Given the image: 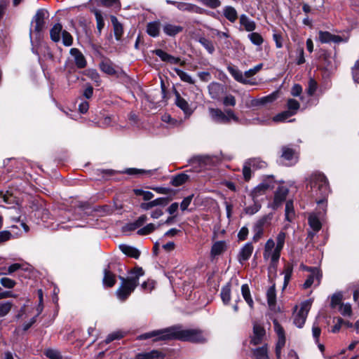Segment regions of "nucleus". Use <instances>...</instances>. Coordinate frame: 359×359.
I'll return each instance as SVG.
<instances>
[{"mask_svg": "<svg viewBox=\"0 0 359 359\" xmlns=\"http://www.w3.org/2000/svg\"><path fill=\"white\" fill-rule=\"evenodd\" d=\"M307 182L306 189L311 197L314 198L318 208L325 212L327 198L330 192L326 176L320 172L316 171L310 175Z\"/></svg>", "mask_w": 359, "mask_h": 359, "instance_id": "obj_1", "label": "nucleus"}, {"mask_svg": "<svg viewBox=\"0 0 359 359\" xmlns=\"http://www.w3.org/2000/svg\"><path fill=\"white\" fill-rule=\"evenodd\" d=\"M171 339L203 344L208 341V334L200 328L184 329L181 325H175L170 327V340Z\"/></svg>", "mask_w": 359, "mask_h": 359, "instance_id": "obj_2", "label": "nucleus"}, {"mask_svg": "<svg viewBox=\"0 0 359 359\" xmlns=\"http://www.w3.org/2000/svg\"><path fill=\"white\" fill-rule=\"evenodd\" d=\"M130 276L127 278L118 276L121 281L116 294L122 302L126 301L139 284V279L144 274L141 267H135L130 271Z\"/></svg>", "mask_w": 359, "mask_h": 359, "instance_id": "obj_3", "label": "nucleus"}, {"mask_svg": "<svg viewBox=\"0 0 359 359\" xmlns=\"http://www.w3.org/2000/svg\"><path fill=\"white\" fill-rule=\"evenodd\" d=\"M210 116L212 121L218 123L228 124L231 121L238 123L239 118L236 115L233 110L226 109L224 111L218 108L208 109Z\"/></svg>", "mask_w": 359, "mask_h": 359, "instance_id": "obj_4", "label": "nucleus"}, {"mask_svg": "<svg viewBox=\"0 0 359 359\" xmlns=\"http://www.w3.org/2000/svg\"><path fill=\"white\" fill-rule=\"evenodd\" d=\"M276 181L273 175L266 176L252 191L254 198H257L264 194L267 191L271 190L275 187Z\"/></svg>", "mask_w": 359, "mask_h": 359, "instance_id": "obj_5", "label": "nucleus"}, {"mask_svg": "<svg viewBox=\"0 0 359 359\" xmlns=\"http://www.w3.org/2000/svg\"><path fill=\"white\" fill-rule=\"evenodd\" d=\"M311 306V303L309 301L304 302L301 304L300 309L294 313L293 323L297 327L302 328L304 325Z\"/></svg>", "mask_w": 359, "mask_h": 359, "instance_id": "obj_6", "label": "nucleus"}, {"mask_svg": "<svg viewBox=\"0 0 359 359\" xmlns=\"http://www.w3.org/2000/svg\"><path fill=\"white\" fill-rule=\"evenodd\" d=\"M152 337H156L154 341L170 340V327L147 332L141 334L138 338L140 339H147Z\"/></svg>", "mask_w": 359, "mask_h": 359, "instance_id": "obj_7", "label": "nucleus"}, {"mask_svg": "<svg viewBox=\"0 0 359 359\" xmlns=\"http://www.w3.org/2000/svg\"><path fill=\"white\" fill-rule=\"evenodd\" d=\"M288 193L289 190L286 187H278L275 191L273 201L271 205V208L273 210H276L281 206L283 203L285 201Z\"/></svg>", "mask_w": 359, "mask_h": 359, "instance_id": "obj_8", "label": "nucleus"}, {"mask_svg": "<svg viewBox=\"0 0 359 359\" xmlns=\"http://www.w3.org/2000/svg\"><path fill=\"white\" fill-rule=\"evenodd\" d=\"M318 39L322 43L330 42L339 43L348 41V38H342L341 36L332 34L327 31H319Z\"/></svg>", "mask_w": 359, "mask_h": 359, "instance_id": "obj_9", "label": "nucleus"}, {"mask_svg": "<svg viewBox=\"0 0 359 359\" xmlns=\"http://www.w3.org/2000/svg\"><path fill=\"white\" fill-rule=\"evenodd\" d=\"M307 271H310L311 274L308 276L304 283L303 287L304 289H307L314 283H316V286L319 285L322 278L320 271L317 268H307Z\"/></svg>", "mask_w": 359, "mask_h": 359, "instance_id": "obj_10", "label": "nucleus"}, {"mask_svg": "<svg viewBox=\"0 0 359 359\" xmlns=\"http://www.w3.org/2000/svg\"><path fill=\"white\" fill-rule=\"evenodd\" d=\"M47 14V11L43 9H39L34 15L32 24L34 25V31L39 33L44 28L45 18Z\"/></svg>", "mask_w": 359, "mask_h": 359, "instance_id": "obj_11", "label": "nucleus"}, {"mask_svg": "<svg viewBox=\"0 0 359 359\" xmlns=\"http://www.w3.org/2000/svg\"><path fill=\"white\" fill-rule=\"evenodd\" d=\"M276 248L275 242L273 239H269L264 246L263 257L264 259L267 260L269 259H271V265L273 266H276L278 260L273 259V253L274 249Z\"/></svg>", "mask_w": 359, "mask_h": 359, "instance_id": "obj_12", "label": "nucleus"}, {"mask_svg": "<svg viewBox=\"0 0 359 359\" xmlns=\"http://www.w3.org/2000/svg\"><path fill=\"white\" fill-rule=\"evenodd\" d=\"M3 227V217L0 215V230ZM11 231L8 230H4L0 231V245L3 243H6L8 241H10L12 238H15L14 234L18 235V232H15L13 229H18V226L16 225H12L11 226Z\"/></svg>", "mask_w": 359, "mask_h": 359, "instance_id": "obj_13", "label": "nucleus"}, {"mask_svg": "<svg viewBox=\"0 0 359 359\" xmlns=\"http://www.w3.org/2000/svg\"><path fill=\"white\" fill-rule=\"evenodd\" d=\"M70 55L74 57L75 65L79 69L85 68L87 65V61L83 54L76 48L70 49Z\"/></svg>", "mask_w": 359, "mask_h": 359, "instance_id": "obj_14", "label": "nucleus"}, {"mask_svg": "<svg viewBox=\"0 0 359 359\" xmlns=\"http://www.w3.org/2000/svg\"><path fill=\"white\" fill-rule=\"evenodd\" d=\"M265 335L264 328L258 323H254L253 325V335L251 338L250 342L253 345H258L262 343L263 337Z\"/></svg>", "mask_w": 359, "mask_h": 359, "instance_id": "obj_15", "label": "nucleus"}, {"mask_svg": "<svg viewBox=\"0 0 359 359\" xmlns=\"http://www.w3.org/2000/svg\"><path fill=\"white\" fill-rule=\"evenodd\" d=\"M227 70L236 81L243 84H254V83L247 79L242 72L236 67L229 65L227 67Z\"/></svg>", "mask_w": 359, "mask_h": 359, "instance_id": "obj_16", "label": "nucleus"}, {"mask_svg": "<svg viewBox=\"0 0 359 359\" xmlns=\"http://www.w3.org/2000/svg\"><path fill=\"white\" fill-rule=\"evenodd\" d=\"M208 93L213 100H219L224 93V86L217 82H212L208 86Z\"/></svg>", "mask_w": 359, "mask_h": 359, "instance_id": "obj_17", "label": "nucleus"}, {"mask_svg": "<svg viewBox=\"0 0 359 359\" xmlns=\"http://www.w3.org/2000/svg\"><path fill=\"white\" fill-rule=\"evenodd\" d=\"M285 238H286V233L284 231H280L277 235L276 244V248L274 249V253H273V259L279 260V258L280 256V252L283 250L284 245H285Z\"/></svg>", "mask_w": 359, "mask_h": 359, "instance_id": "obj_18", "label": "nucleus"}, {"mask_svg": "<svg viewBox=\"0 0 359 359\" xmlns=\"http://www.w3.org/2000/svg\"><path fill=\"white\" fill-rule=\"evenodd\" d=\"M163 31L167 36H175L177 34L184 31V27L170 22H165L163 25Z\"/></svg>", "mask_w": 359, "mask_h": 359, "instance_id": "obj_19", "label": "nucleus"}, {"mask_svg": "<svg viewBox=\"0 0 359 359\" xmlns=\"http://www.w3.org/2000/svg\"><path fill=\"white\" fill-rule=\"evenodd\" d=\"M177 9L181 11L195 13L198 14H203L205 13V10L203 8L195 4L186 2H179V4H177Z\"/></svg>", "mask_w": 359, "mask_h": 359, "instance_id": "obj_20", "label": "nucleus"}, {"mask_svg": "<svg viewBox=\"0 0 359 359\" xmlns=\"http://www.w3.org/2000/svg\"><path fill=\"white\" fill-rule=\"evenodd\" d=\"M165 353L158 350H152L149 352L139 353L135 355V359H164Z\"/></svg>", "mask_w": 359, "mask_h": 359, "instance_id": "obj_21", "label": "nucleus"}, {"mask_svg": "<svg viewBox=\"0 0 359 359\" xmlns=\"http://www.w3.org/2000/svg\"><path fill=\"white\" fill-rule=\"evenodd\" d=\"M253 250L254 247L252 243H247L245 244L244 246L241 249L238 255V262L242 263L243 262L249 259L252 254Z\"/></svg>", "mask_w": 359, "mask_h": 359, "instance_id": "obj_22", "label": "nucleus"}, {"mask_svg": "<svg viewBox=\"0 0 359 359\" xmlns=\"http://www.w3.org/2000/svg\"><path fill=\"white\" fill-rule=\"evenodd\" d=\"M104 277L102 283L104 286L112 287L116 283V276L110 271V266L108 265L103 271Z\"/></svg>", "mask_w": 359, "mask_h": 359, "instance_id": "obj_23", "label": "nucleus"}, {"mask_svg": "<svg viewBox=\"0 0 359 359\" xmlns=\"http://www.w3.org/2000/svg\"><path fill=\"white\" fill-rule=\"evenodd\" d=\"M175 104L180 108L185 114L190 115L192 113L189 103L183 97H182L180 93L175 90Z\"/></svg>", "mask_w": 359, "mask_h": 359, "instance_id": "obj_24", "label": "nucleus"}, {"mask_svg": "<svg viewBox=\"0 0 359 359\" xmlns=\"http://www.w3.org/2000/svg\"><path fill=\"white\" fill-rule=\"evenodd\" d=\"M213 161L211 156L208 155H198L193 156L189 160V163H198L200 166L211 165Z\"/></svg>", "mask_w": 359, "mask_h": 359, "instance_id": "obj_25", "label": "nucleus"}, {"mask_svg": "<svg viewBox=\"0 0 359 359\" xmlns=\"http://www.w3.org/2000/svg\"><path fill=\"white\" fill-rule=\"evenodd\" d=\"M119 248L123 254L128 257L137 259L140 255V252L134 247L122 244L119 245Z\"/></svg>", "mask_w": 359, "mask_h": 359, "instance_id": "obj_26", "label": "nucleus"}, {"mask_svg": "<svg viewBox=\"0 0 359 359\" xmlns=\"http://www.w3.org/2000/svg\"><path fill=\"white\" fill-rule=\"evenodd\" d=\"M281 158L287 161H294V162H296L297 155L294 149L287 146H284L282 147Z\"/></svg>", "mask_w": 359, "mask_h": 359, "instance_id": "obj_27", "label": "nucleus"}, {"mask_svg": "<svg viewBox=\"0 0 359 359\" xmlns=\"http://www.w3.org/2000/svg\"><path fill=\"white\" fill-rule=\"evenodd\" d=\"M240 24L244 27L247 32H252L256 29V24L251 20L246 15L243 14L240 16Z\"/></svg>", "mask_w": 359, "mask_h": 359, "instance_id": "obj_28", "label": "nucleus"}, {"mask_svg": "<svg viewBox=\"0 0 359 359\" xmlns=\"http://www.w3.org/2000/svg\"><path fill=\"white\" fill-rule=\"evenodd\" d=\"M161 22L154 21L149 22L147 26V34L152 37H157L160 33Z\"/></svg>", "mask_w": 359, "mask_h": 359, "instance_id": "obj_29", "label": "nucleus"}, {"mask_svg": "<svg viewBox=\"0 0 359 359\" xmlns=\"http://www.w3.org/2000/svg\"><path fill=\"white\" fill-rule=\"evenodd\" d=\"M189 179V176L187 174L181 172L172 177L170 184L174 187H179L187 182Z\"/></svg>", "mask_w": 359, "mask_h": 359, "instance_id": "obj_30", "label": "nucleus"}, {"mask_svg": "<svg viewBox=\"0 0 359 359\" xmlns=\"http://www.w3.org/2000/svg\"><path fill=\"white\" fill-rule=\"evenodd\" d=\"M273 325L278 338L277 342H279V346H284L285 344L284 330L276 320H273Z\"/></svg>", "mask_w": 359, "mask_h": 359, "instance_id": "obj_31", "label": "nucleus"}, {"mask_svg": "<svg viewBox=\"0 0 359 359\" xmlns=\"http://www.w3.org/2000/svg\"><path fill=\"white\" fill-rule=\"evenodd\" d=\"M273 325L278 338L277 342H279V346H284L285 344L284 330L276 320H273Z\"/></svg>", "mask_w": 359, "mask_h": 359, "instance_id": "obj_32", "label": "nucleus"}, {"mask_svg": "<svg viewBox=\"0 0 359 359\" xmlns=\"http://www.w3.org/2000/svg\"><path fill=\"white\" fill-rule=\"evenodd\" d=\"M223 14L224 16L231 22H234L238 18L236 10L231 6H227L224 8Z\"/></svg>", "mask_w": 359, "mask_h": 359, "instance_id": "obj_33", "label": "nucleus"}, {"mask_svg": "<svg viewBox=\"0 0 359 359\" xmlns=\"http://www.w3.org/2000/svg\"><path fill=\"white\" fill-rule=\"evenodd\" d=\"M62 26L60 23L55 24L50 30V39L54 42H58L60 40V34L62 33Z\"/></svg>", "mask_w": 359, "mask_h": 359, "instance_id": "obj_34", "label": "nucleus"}, {"mask_svg": "<svg viewBox=\"0 0 359 359\" xmlns=\"http://www.w3.org/2000/svg\"><path fill=\"white\" fill-rule=\"evenodd\" d=\"M226 250V243L224 241L215 242L211 248V255L215 257L221 255Z\"/></svg>", "mask_w": 359, "mask_h": 359, "instance_id": "obj_35", "label": "nucleus"}, {"mask_svg": "<svg viewBox=\"0 0 359 359\" xmlns=\"http://www.w3.org/2000/svg\"><path fill=\"white\" fill-rule=\"evenodd\" d=\"M344 326L346 327H352L353 325L348 320H345L343 318L338 317L336 318V323L332 327V332L336 333Z\"/></svg>", "mask_w": 359, "mask_h": 359, "instance_id": "obj_36", "label": "nucleus"}, {"mask_svg": "<svg viewBox=\"0 0 359 359\" xmlns=\"http://www.w3.org/2000/svg\"><path fill=\"white\" fill-rule=\"evenodd\" d=\"M111 22L114 26L115 37L116 40H120L123 34L122 25L118 21L117 18L114 16L111 17Z\"/></svg>", "mask_w": 359, "mask_h": 359, "instance_id": "obj_37", "label": "nucleus"}, {"mask_svg": "<svg viewBox=\"0 0 359 359\" xmlns=\"http://www.w3.org/2000/svg\"><path fill=\"white\" fill-rule=\"evenodd\" d=\"M248 163L255 169H262L267 167V163L260 158H252L248 159Z\"/></svg>", "mask_w": 359, "mask_h": 359, "instance_id": "obj_38", "label": "nucleus"}, {"mask_svg": "<svg viewBox=\"0 0 359 359\" xmlns=\"http://www.w3.org/2000/svg\"><path fill=\"white\" fill-rule=\"evenodd\" d=\"M161 225L162 224L161 223H158V225H156L153 223H149L147 224L145 226L140 229L137 233L140 236L148 235L154 232L158 227L161 226Z\"/></svg>", "mask_w": 359, "mask_h": 359, "instance_id": "obj_39", "label": "nucleus"}, {"mask_svg": "<svg viewBox=\"0 0 359 359\" xmlns=\"http://www.w3.org/2000/svg\"><path fill=\"white\" fill-rule=\"evenodd\" d=\"M310 227L315 231H318L322 226L321 222L315 214H311L308 218Z\"/></svg>", "mask_w": 359, "mask_h": 359, "instance_id": "obj_40", "label": "nucleus"}, {"mask_svg": "<svg viewBox=\"0 0 359 359\" xmlns=\"http://www.w3.org/2000/svg\"><path fill=\"white\" fill-rule=\"evenodd\" d=\"M220 296L224 304H229L231 300V286L230 284H226L222 287L221 290Z\"/></svg>", "mask_w": 359, "mask_h": 359, "instance_id": "obj_41", "label": "nucleus"}, {"mask_svg": "<svg viewBox=\"0 0 359 359\" xmlns=\"http://www.w3.org/2000/svg\"><path fill=\"white\" fill-rule=\"evenodd\" d=\"M241 293L249 306L252 308L254 302L251 297L249 286L247 284H244L241 286Z\"/></svg>", "mask_w": 359, "mask_h": 359, "instance_id": "obj_42", "label": "nucleus"}, {"mask_svg": "<svg viewBox=\"0 0 359 359\" xmlns=\"http://www.w3.org/2000/svg\"><path fill=\"white\" fill-rule=\"evenodd\" d=\"M100 68L103 72L109 75H114L116 74V71L112 66V63L109 60H104L101 62L100 64Z\"/></svg>", "mask_w": 359, "mask_h": 359, "instance_id": "obj_43", "label": "nucleus"}, {"mask_svg": "<svg viewBox=\"0 0 359 359\" xmlns=\"http://www.w3.org/2000/svg\"><path fill=\"white\" fill-rule=\"evenodd\" d=\"M293 272V266L290 263H287L283 269L284 273V286H287L289 283L290 278L292 277V274Z\"/></svg>", "mask_w": 359, "mask_h": 359, "instance_id": "obj_44", "label": "nucleus"}, {"mask_svg": "<svg viewBox=\"0 0 359 359\" xmlns=\"http://www.w3.org/2000/svg\"><path fill=\"white\" fill-rule=\"evenodd\" d=\"M294 217V211L292 201H287L285 204V219L291 222Z\"/></svg>", "mask_w": 359, "mask_h": 359, "instance_id": "obj_45", "label": "nucleus"}, {"mask_svg": "<svg viewBox=\"0 0 359 359\" xmlns=\"http://www.w3.org/2000/svg\"><path fill=\"white\" fill-rule=\"evenodd\" d=\"M255 359H269L267 347L264 346L254 350Z\"/></svg>", "mask_w": 359, "mask_h": 359, "instance_id": "obj_46", "label": "nucleus"}, {"mask_svg": "<svg viewBox=\"0 0 359 359\" xmlns=\"http://www.w3.org/2000/svg\"><path fill=\"white\" fill-rule=\"evenodd\" d=\"M174 71L176 72L177 76H179V77L180 78V79L182 81L187 82V83H189L191 84H194L195 83V81L187 72L178 69V68H175Z\"/></svg>", "mask_w": 359, "mask_h": 359, "instance_id": "obj_47", "label": "nucleus"}, {"mask_svg": "<svg viewBox=\"0 0 359 359\" xmlns=\"http://www.w3.org/2000/svg\"><path fill=\"white\" fill-rule=\"evenodd\" d=\"M198 41L210 54H212L214 53L215 46L213 45V43L210 40L205 37H201L198 39Z\"/></svg>", "mask_w": 359, "mask_h": 359, "instance_id": "obj_48", "label": "nucleus"}, {"mask_svg": "<svg viewBox=\"0 0 359 359\" xmlns=\"http://www.w3.org/2000/svg\"><path fill=\"white\" fill-rule=\"evenodd\" d=\"M267 302L270 306L275 305L276 304V289L275 286H271L266 292Z\"/></svg>", "mask_w": 359, "mask_h": 359, "instance_id": "obj_49", "label": "nucleus"}, {"mask_svg": "<svg viewBox=\"0 0 359 359\" xmlns=\"http://www.w3.org/2000/svg\"><path fill=\"white\" fill-rule=\"evenodd\" d=\"M22 268V265L19 263H15L9 266L8 268H2L4 271L0 273V275H11L13 273Z\"/></svg>", "mask_w": 359, "mask_h": 359, "instance_id": "obj_50", "label": "nucleus"}, {"mask_svg": "<svg viewBox=\"0 0 359 359\" xmlns=\"http://www.w3.org/2000/svg\"><path fill=\"white\" fill-rule=\"evenodd\" d=\"M84 74L95 82L97 86L100 83V75L95 69H89L85 71Z\"/></svg>", "mask_w": 359, "mask_h": 359, "instance_id": "obj_51", "label": "nucleus"}, {"mask_svg": "<svg viewBox=\"0 0 359 359\" xmlns=\"http://www.w3.org/2000/svg\"><path fill=\"white\" fill-rule=\"evenodd\" d=\"M248 38L250 40V41L256 46H260L264 42L263 37L261 36L260 34L257 32H252L248 34Z\"/></svg>", "mask_w": 359, "mask_h": 359, "instance_id": "obj_52", "label": "nucleus"}, {"mask_svg": "<svg viewBox=\"0 0 359 359\" xmlns=\"http://www.w3.org/2000/svg\"><path fill=\"white\" fill-rule=\"evenodd\" d=\"M294 115V111H285L276 116H275L273 120L276 122L285 121L286 119Z\"/></svg>", "mask_w": 359, "mask_h": 359, "instance_id": "obj_53", "label": "nucleus"}, {"mask_svg": "<svg viewBox=\"0 0 359 359\" xmlns=\"http://www.w3.org/2000/svg\"><path fill=\"white\" fill-rule=\"evenodd\" d=\"M287 107L289 111H294V115L297 113L300 107L299 102L294 99H289L287 102Z\"/></svg>", "mask_w": 359, "mask_h": 359, "instance_id": "obj_54", "label": "nucleus"}, {"mask_svg": "<svg viewBox=\"0 0 359 359\" xmlns=\"http://www.w3.org/2000/svg\"><path fill=\"white\" fill-rule=\"evenodd\" d=\"M12 306L11 302L0 303V318L6 316L10 312Z\"/></svg>", "mask_w": 359, "mask_h": 359, "instance_id": "obj_55", "label": "nucleus"}, {"mask_svg": "<svg viewBox=\"0 0 359 359\" xmlns=\"http://www.w3.org/2000/svg\"><path fill=\"white\" fill-rule=\"evenodd\" d=\"M339 311L344 316H351L352 314V309L350 304H341L339 307Z\"/></svg>", "mask_w": 359, "mask_h": 359, "instance_id": "obj_56", "label": "nucleus"}, {"mask_svg": "<svg viewBox=\"0 0 359 359\" xmlns=\"http://www.w3.org/2000/svg\"><path fill=\"white\" fill-rule=\"evenodd\" d=\"M124 337L123 332L116 331L109 334L104 340L105 344H109L114 340L120 339Z\"/></svg>", "mask_w": 359, "mask_h": 359, "instance_id": "obj_57", "label": "nucleus"}, {"mask_svg": "<svg viewBox=\"0 0 359 359\" xmlns=\"http://www.w3.org/2000/svg\"><path fill=\"white\" fill-rule=\"evenodd\" d=\"M95 16L96 21H97V29L98 31V34H100L102 32V30L104 26V20H103L102 14L98 11H95Z\"/></svg>", "mask_w": 359, "mask_h": 359, "instance_id": "obj_58", "label": "nucleus"}, {"mask_svg": "<svg viewBox=\"0 0 359 359\" xmlns=\"http://www.w3.org/2000/svg\"><path fill=\"white\" fill-rule=\"evenodd\" d=\"M222 103L225 107H234L236 104V100L233 95L229 94L223 98Z\"/></svg>", "mask_w": 359, "mask_h": 359, "instance_id": "obj_59", "label": "nucleus"}, {"mask_svg": "<svg viewBox=\"0 0 359 359\" xmlns=\"http://www.w3.org/2000/svg\"><path fill=\"white\" fill-rule=\"evenodd\" d=\"M136 196H142L144 201H149L154 197V194L151 191H144L142 189H134Z\"/></svg>", "mask_w": 359, "mask_h": 359, "instance_id": "obj_60", "label": "nucleus"}, {"mask_svg": "<svg viewBox=\"0 0 359 359\" xmlns=\"http://www.w3.org/2000/svg\"><path fill=\"white\" fill-rule=\"evenodd\" d=\"M342 300V294L340 293L334 294L331 299L330 306L332 308H336L337 306H340Z\"/></svg>", "mask_w": 359, "mask_h": 359, "instance_id": "obj_61", "label": "nucleus"}, {"mask_svg": "<svg viewBox=\"0 0 359 359\" xmlns=\"http://www.w3.org/2000/svg\"><path fill=\"white\" fill-rule=\"evenodd\" d=\"M201 2L205 6L215 9L221 6L219 0H201Z\"/></svg>", "mask_w": 359, "mask_h": 359, "instance_id": "obj_62", "label": "nucleus"}, {"mask_svg": "<svg viewBox=\"0 0 359 359\" xmlns=\"http://www.w3.org/2000/svg\"><path fill=\"white\" fill-rule=\"evenodd\" d=\"M318 87V83L314 79L311 78L308 83L307 93L309 95L312 96Z\"/></svg>", "mask_w": 359, "mask_h": 359, "instance_id": "obj_63", "label": "nucleus"}, {"mask_svg": "<svg viewBox=\"0 0 359 359\" xmlns=\"http://www.w3.org/2000/svg\"><path fill=\"white\" fill-rule=\"evenodd\" d=\"M352 75L353 80L359 83V59L355 62L352 68Z\"/></svg>", "mask_w": 359, "mask_h": 359, "instance_id": "obj_64", "label": "nucleus"}]
</instances>
